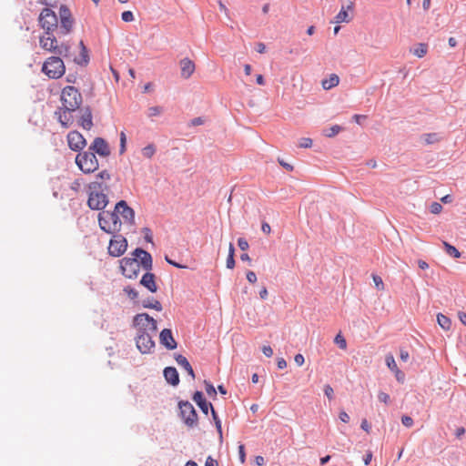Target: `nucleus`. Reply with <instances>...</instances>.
Wrapping results in <instances>:
<instances>
[{"label":"nucleus","instance_id":"obj_1","mask_svg":"<svg viewBox=\"0 0 466 466\" xmlns=\"http://www.w3.org/2000/svg\"><path fill=\"white\" fill-rule=\"evenodd\" d=\"M106 186L98 181L91 182L88 185V200L87 205L91 209L102 210L107 205L108 199L104 193Z\"/></svg>","mask_w":466,"mask_h":466},{"label":"nucleus","instance_id":"obj_2","mask_svg":"<svg viewBox=\"0 0 466 466\" xmlns=\"http://www.w3.org/2000/svg\"><path fill=\"white\" fill-rule=\"evenodd\" d=\"M60 101L62 106L67 110H76L80 107L83 98L77 88L67 86L62 89Z\"/></svg>","mask_w":466,"mask_h":466},{"label":"nucleus","instance_id":"obj_3","mask_svg":"<svg viewBox=\"0 0 466 466\" xmlns=\"http://www.w3.org/2000/svg\"><path fill=\"white\" fill-rule=\"evenodd\" d=\"M100 228L106 233L115 234L121 228L122 221L116 212L103 211L98 215Z\"/></svg>","mask_w":466,"mask_h":466},{"label":"nucleus","instance_id":"obj_4","mask_svg":"<svg viewBox=\"0 0 466 466\" xmlns=\"http://www.w3.org/2000/svg\"><path fill=\"white\" fill-rule=\"evenodd\" d=\"M66 71L63 60L58 56H50L43 64L42 72L49 78H60Z\"/></svg>","mask_w":466,"mask_h":466},{"label":"nucleus","instance_id":"obj_5","mask_svg":"<svg viewBox=\"0 0 466 466\" xmlns=\"http://www.w3.org/2000/svg\"><path fill=\"white\" fill-rule=\"evenodd\" d=\"M40 47L48 52H53L59 56H66L68 53V46L66 45L58 46L56 38L53 34L41 35L39 37Z\"/></svg>","mask_w":466,"mask_h":466},{"label":"nucleus","instance_id":"obj_6","mask_svg":"<svg viewBox=\"0 0 466 466\" xmlns=\"http://www.w3.org/2000/svg\"><path fill=\"white\" fill-rule=\"evenodd\" d=\"M76 164L86 174L93 173L98 168V160L95 153L89 151L78 153L76 157Z\"/></svg>","mask_w":466,"mask_h":466},{"label":"nucleus","instance_id":"obj_7","mask_svg":"<svg viewBox=\"0 0 466 466\" xmlns=\"http://www.w3.org/2000/svg\"><path fill=\"white\" fill-rule=\"evenodd\" d=\"M38 22L46 35L53 34L58 28V18L56 13L50 8H44L39 15Z\"/></svg>","mask_w":466,"mask_h":466},{"label":"nucleus","instance_id":"obj_8","mask_svg":"<svg viewBox=\"0 0 466 466\" xmlns=\"http://www.w3.org/2000/svg\"><path fill=\"white\" fill-rule=\"evenodd\" d=\"M134 326L137 329L138 333L148 332L156 333L157 330V325L156 319L150 317L147 313H140L134 317Z\"/></svg>","mask_w":466,"mask_h":466},{"label":"nucleus","instance_id":"obj_9","mask_svg":"<svg viewBox=\"0 0 466 466\" xmlns=\"http://www.w3.org/2000/svg\"><path fill=\"white\" fill-rule=\"evenodd\" d=\"M178 408L180 418L184 423L189 428L196 427L198 425V414L193 405L189 401L181 400L178 402Z\"/></svg>","mask_w":466,"mask_h":466},{"label":"nucleus","instance_id":"obj_10","mask_svg":"<svg viewBox=\"0 0 466 466\" xmlns=\"http://www.w3.org/2000/svg\"><path fill=\"white\" fill-rule=\"evenodd\" d=\"M122 274L130 279H137L140 271V264L137 258H123L120 260Z\"/></svg>","mask_w":466,"mask_h":466},{"label":"nucleus","instance_id":"obj_11","mask_svg":"<svg viewBox=\"0 0 466 466\" xmlns=\"http://www.w3.org/2000/svg\"><path fill=\"white\" fill-rule=\"evenodd\" d=\"M127 248V241L121 235H114L109 241L108 254L112 257L122 256Z\"/></svg>","mask_w":466,"mask_h":466},{"label":"nucleus","instance_id":"obj_12","mask_svg":"<svg viewBox=\"0 0 466 466\" xmlns=\"http://www.w3.org/2000/svg\"><path fill=\"white\" fill-rule=\"evenodd\" d=\"M67 145L73 151L78 152L86 146V140L78 131H70L66 137Z\"/></svg>","mask_w":466,"mask_h":466},{"label":"nucleus","instance_id":"obj_13","mask_svg":"<svg viewBox=\"0 0 466 466\" xmlns=\"http://www.w3.org/2000/svg\"><path fill=\"white\" fill-rule=\"evenodd\" d=\"M137 347L141 353H149L155 347V342L152 339L151 334L144 331L137 333Z\"/></svg>","mask_w":466,"mask_h":466},{"label":"nucleus","instance_id":"obj_14","mask_svg":"<svg viewBox=\"0 0 466 466\" xmlns=\"http://www.w3.org/2000/svg\"><path fill=\"white\" fill-rule=\"evenodd\" d=\"M114 211L116 212L118 217H122L124 222L129 224L134 223L135 212L130 207L127 206L125 200H120L118 203H116Z\"/></svg>","mask_w":466,"mask_h":466},{"label":"nucleus","instance_id":"obj_15","mask_svg":"<svg viewBox=\"0 0 466 466\" xmlns=\"http://www.w3.org/2000/svg\"><path fill=\"white\" fill-rule=\"evenodd\" d=\"M60 28L63 35L68 34L73 26V19L70 10L66 5H61L59 9Z\"/></svg>","mask_w":466,"mask_h":466},{"label":"nucleus","instance_id":"obj_16","mask_svg":"<svg viewBox=\"0 0 466 466\" xmlns=\"http://www.w3.org/2000/svg\"><path fill=\"white\" fill-rule=\"evenodd\" d=\"M76 110H67L64 106H60L56 112L55 115L57 118V121L61 124V126L65 128H68L74 123V116L73 112Z\"/></svg>","mask_w":466,"mask_h":466},{"label":"nucleus","instance_id":"obj_17","mask_svg":"<svg viewBox=\"0 0 466 466\" xmlns=\"http://www.w3.org/2000/svg\"><path fill=\"white\" fill-rule=\"evenodd\" d=\"M133 256V258H137L140 264V268L142 267L146 270L152 268V257L147 251L138 248L134 250Z\"/></svg>","mask_w":466,"mask_h":466},{"label":"nucleus","instance_id":"obj_18","mask_svg":"<svg viewBox=\"0 0 466 466\" xmlns=\"http://www.w3.org/2000/svg\"><path fill=\"white\" fill-rule=\"evenodd\" d=\"M90 149H92L93 151H95L96 153H97L98 155L103 156V157H106L110 154V150H109L107 143L106 142L105 139H103L101 137H96L94 139V141L90 147Z\"/></svg>","mask_w":466,"mask_h":466},{"label":"nucleus","instance_id":"obj_19","mask_svg":"<svg viewBox=\"0 0 466 466\" xmlns=\"http://www.w3.org/2000/svg\"><path fill=\"white\" fill-rule=\"evenodd\" d=\"M160 343L168 350H175L177 342L173 338L172 331L169 329H164L159 335Z\"/></svg>","mask_w":466,"mask_h":466},{"label":"nucleus","instance_id":"obj_20","mask_svg":"<svg viewBox=\"0 0 466 466\" xmlns=\"http://www.w3.org/2000/svg\"><path fill=\"white\" fill-rule=\"evenodd\" d=\"M81 116L78 125L86 130H90L93 127V118L91 109L87 106L81 110Z\"/></svg>","mask_w":466,"mask_h":466},{"label":"nucleus","instance_id":"obj_21","mask_svg":"<svg viewBox=\"0 0 466 466\" xmlns=\"http://www.w3.org/2000/svg\"><path fill=\"white\" fill-rule=\"evenodd\" d=\"M181 76L185 79L189 78L195 71V64L189 58H183L180 63Z\"/></svg>","mask_w":466,"mask_h":466},{"label":"nucleus","instance_id":"obj_22","mask_svg":"<svg viewBox=\"0 0 466 466\" xmlns=\"http://www.w3.org/2000/svg\"><path fill=\"white\" fill-rule=\"evenodd\" d=\"M156 277L153 273H145L141 279L140 284L147 288L150 292L155 293L157 291V285L155 280Z\"/></svg>","mask_w":466,"mask_h":466},{"label":"nucleus","instance_id":"obj_23","mask_svg":"<svg viewBox=\"0 0 466 466\" xmlns=\"http://www.w3.org/2000/svg\"><path fill=\"white\" fill-rule=\"evenodd\" d=\"M193 400L197 403V405L200 408V410L208 415V408L211 409L212 404L208 402L204 398L201 391H196L193 395Z\"/></svg>","mask_w":466,"mask_h":466},{"label":"nucleus","instance_id":"obj_24","mask_svg":"<svg viewBox=\"0 0 466 466\" xmlns=\"http://www.w3.org/2000/svg\"><path fill=\"white\" fill-rule=\"evenodd\" d=\"M164 377L166 380L173 386H177L179 383L177 370L173 367H167L164 370Z\"/></svg>","mask_w":466,"mask_h":466},{"label":"nucleus","instance_id":"obj_25","mask_svg":"<svg viewBox=\"0 0 466 466\" xmlns=\"http://www.w3.org/2000/svg\"><path fill=\"white\" fill-rule=\"evenodd\" d=\"M176 360H177V364L180 367H182L187 372V374L194 380L195 379V372H194L190 363L187 360V358L184 357L183 355L178 354L176 357Z\"/></svg>","mask_w":466,"mask_h":466},{"label":"nucleus","instance_id":"obj_26","mask_svg":"<svg viewBox=\"0 0 466 466\" xmlns=\"http://www.w3.org/2000/svg\"><path fill=\"white\" fill-rule=\"evenodd\" d=\"M339 83V77L336 74H331L328 78H325L321 82V86L325 90H329L332 87H335Z\"/></svg>","mask_w":466,"mask_h":466},{"label":"nucleus","instance_id":"obj_27","mask_svg":"<svg viewBox=\"0 0 466 466\" xmlns=\"http://www.w3.org/2000/svg\"><path fill=\"white\" fill-rule=\"evenodd\" d=\"M428 52V45L424 43L418 44L412 50L411 53L419 58L423 57Z\"/></svg>","mask_w":466,"mask_h":466},{"label":"nucleus","instance_id":"obj_28","mask_svg":"<svg viewBox=\"0 0 466 466\" xmlns=\"http://www.w3.org/2000/svg\"><path fill=\"white\" fill-rule=\"evenodd\" d=\"M334 19L337 24L348 23L350 21L349 13L344 7L340 9V11L336 15Z\"/></svg>","mask_w":466,"mask_h":466},{"label":"nucleus","instance_id":"obj_29","mask_svg":"<svg viewBox=\"0 0 466 466\" xmlns=\"http://www.w3.org/2000/svg\"><path fill=\"white\" fill-rule=\"evenodd\" d=\"M438 324L445 330H449L451 327V319L443 314L437 315Z\"/></svg>","mask_w":466,"mask_h":466},{"label":"nucleus","instance_id":"obj_30","mask_svg":"<svg viewBox=\"0 0 466 466\" xmlns=\"http://www.w3.org/2000/svg\"><path fill=\"white\" fill-rule=\"evenodd\" d=\"M443 246H444L446 253L449 256H451V257H452L454 258H461V252L455 247H453L452 245L449 244L446 241L443 242Z\"/></svg>","mask_w":466,"mask_h":466},{"label":"nucleus","instance_id":"obj_31","mask_svg":"<svg viewBox=\"0 0 466 466\" xmlns=\"http://www.w3.org/2000/svg\"><path fill=\"white\" fill-rule=\"evenodd\" d=\"M143 307L147 309H154L157 311L162 310V305L161 303L157 299H147L143 301Z\"/></svg>","mask_w":466,"mask_h":466},{"label":"nucleus","instance_id":"obj_32","mask_svg":"<svg viewBox=\"0 0 466 466\" xmlns=\"http://www.w3.org/2000/svg\"><path fill=\"white\" fill-rule=\"evenodd\" d=\"M234 253H235L234 246L232 243H229L228 256L227 258V268H230V269L234 268V267H235Z\"/></svg>","mask_w":466,"mask_h":466},{"label":"nucleus","instance_id":"obj_33","mask_svg":"<svg viewBox=\"0 0 466 466\" xmlns=\"http://www.w3.org/2000/svg\"><path fill=\"white\" fill-rule=\"evenodd\" d=\"M156 151H157L156 146L154 144H148L147 146H146L145 147L142 148V155L146 158L150 159L156 154Z\"/></svg>","mask_w":466,"mask_h":466},{"label":"nucleus","instance_id":"obj_34","mask_svg":"<svg viewBox=\"0 0 466 466\" xmlns=\"http://www.w3.org/2000/svg\"><path fill=\"white\" fill-rule=\"evenodd\" d=\"M334 342L341 349L346 350L347 349V341L345 338L341 335V333H339L336 335L334 339Z\"/></svg>","mask_w":466,"mask_h":466},{"label":"nucleus","instance_id":"obj_35","mask_svg":"<svg viewBox=\"0 0 466 466\" xmlns=\"http://www.w3.org/2000/svg\"><path fill=\"white\" fill-rule=\"evenodd\" d=\"M386 364L391 371H394L397 369H399L395 361V359L391 354L386 356Z\"/></svg>","mask_w":466,"mask_h":466},{"label":"nucleus","instance_id":"obj_36","mask_svg":"<svg viewBox=\"0 0 466 466\" xmlns=\"http://www.w3.org/2000/svg\"><path fill=\"white\" fill-rule=\"evenodd\" d=\"M341 127L339 125L332 126L329 130L325 131V136L328 137H332L339 134L341 131Z\"/></svg>","mask_w":466,"mask_h":466},{"label":"nucleus","instance_id":"obj_37","mask_svg":"<svg viewBox=\"0 0 466 466\" xmlns=\"http://www.w3.org/2000/svg\"><path fill=\"white\" fill-rule=\"evenodd\" d=\"M204 384H205L207 394L211 398H215L217 396V391H216V389L214 388V386L208 380H205Z\"/></svg>","mask_w":466,"mask_h":466},{"label":"nucleus","instance_id":"obj_38","mask_svg":"<svg viewBox=\"0 0 466 466\" xmlns=\"http://www.w3.org/2000/svg\"><path fill=\"white\" fill-rule=\"evenodd\" d=\"M124 292L130 299H136L138 297V292L130 286L124 288Z\"/></svg>","mask_w":466,"mask_h":466},{"label":"nucleus","instance_id":"obj_39","mask_svg":"<svg viewBox=\"0 0 466 466\" xmlns=\"http://www.w3.org/2000/svg\"><path fill=\"white\" fill-rule=\"evenodd\" d=\"M162 112H163V108L161 106H151L148 108V116L149 117L157 116L161 115Z\"/></svg>","mask_w":466,"mask_h":466},{"label":"nucleus","instance_id":"obj_40","mask_svg":"<svg viewBox=\"0 0 466 466\" xmlns=\"http://www.w3.org/2000/svg\"><path fill=\"white\" fill-rule=\"evenodd\" d=\"M372 279H373V282H374L375 287L377 288V289L384 290V289H385L384 283H383L382 279L380 276L373 274L372 275Z\"/></svg>","mask_w":466,"mask_h":466},{"label":"nucleus","instance_id":"obj_41","mask_svg":"<svg viewBox=\"0 0 466 466\" xmlns=\"http://www.w3.org/2000/svg\"><path fill=\"white\" fill-rule=\"evenodd\" d=\"M211 413H212V417H213V419L215 420V424H216V427L218 429V431L221 435L222 434L221 421L218 419V417L217 415V412L215 411L213 406H211Z\"/></svg>","mask_w":466,"mask_h":466},{"label":"nucleus","instance_id":"obj_42","mask_svg":"<svg viewBox=\"0 0 466 466\" xmlns=\"http://www.w3.org/2000/svg\"><path fill=\"white\" fill-rule=\"evenodd\" d=\"M378 400L384 403L385 405H389L390 403V397L388 393L380 391L378 393Z\"/></svg>","mask_w":466,"mask_h":466},{"label":"nucleus","instance_id":"obj_43","mask_svg":"<svg viewBox=\"0 0 466 466\" xmlns=\"http://www.w3.org/2000/svg\"><path fill=\"white\" fill-rule=\"evenodd\" d=\"M312 146V139L309 137H302L299 139V147L301 148H309Z\"/></svg>","mask_w":466,"mask_h":466},{"label":"nucleus","instance_id":"obj_44","mask_svg":"<svg viewBox=\"0 0 466 466\" xmlns=\"http://www.w3.org/2000/svg\"><path fill=\"white\" fill-rule=\"evenodd\" d=\"M109 178H110V174L106 170H103L97 175L96 181L105 185L104 182L108 180Z\"/></svg>","mask_w":466,"mask_h":466},{"label":"nucleus","instance_id":"obj_45","mask_svg":"<svg viewBox=\"0 0 466 466\" xmlns=\"http://www.w3.org/2000/svg\"><path fill=\"white\" fill-rule=\"evenodd\" d=\"M120 154H123L126 151V144H127V136L124 131L120 132Z\"/></svg>","mask_w":466,"mask_h":466},{"label":"nucleus","instance_id":"obj_46","mask_svg":"<svg viewBox=\"0 0 466 466\" xmlns=\"http://www.w3.org/2000/svg\"><path fill=\"white\" fill-rule=\"evenodd\" d=\"M430 210L432 214H440L442 210V206L438 202L431 203Z\"/></svg>","mask_w":466,"mask_h":466},{"label":"nucleus","instance_id":"obj_47","mask_svg":"<svg viewBox=\"0 0 466 466\" xmlns=\"http://www.w3.org/2000/svg\"><path fill=\"white\" fill-rule=\"evenodd\" d=\"M401 422L402 424L405 426V427H411L413 425V420L411 417L408 416V415H403L401 417Z\"/></svg>","mask_w":466,"mask_h":466},{"label":"nucleus","instance_id":"obj_48","mask_svg":"<svg viewBox=\"0 0 466 466\" xmlns=\"http://www.w3.org/2000/svg\"><path fill=\"white\" fill-rule=\"evenodd\" d=\"M121 17L125 22H131L134 20V15L131 11L123 12Z\"/></svg>","mask_w":466,"mask_h":466},{"label":"nucleus","instance_id":"obj_49","mask_svg":"<svg viewBox=\"0 0 466 466\" xmlns=\"http://www.w3.org/2000/svg\"><path fill=\"white\" fill-rule=\"evenodd\" d=\"M238 245L241 250H247L249 247L248 242L243 238L238 239Z\"/></svg>","mask_w":466,"mask_h":466},{"label":"nucleus","instance_id":"obj_50","mask_svg":"<svg viewBox=\"0 0 466 466\" xmlns=\"http://www.w3.org/2000/svg\"><path fill=\"white\" fill-rule=\"evenodd\" d=\"M423 137H424V141L427 144H431V143L437 141L436 134H426L423 136Z\"/></svg>","mask_w":466,"mask_h":466},{"label":"nucleus","instance_id":"obj_51","mask_svg":"<svg viewBox=\"0 0 466 466\" xmlns=\"http://www.w3.org/2000/svg\"><path fill=\"white\" fill-rule=\"evenodd\" d=\"M324 393L328 397V399L332 400L333 399V389L330 385H326L324 387Z\"/></svg>","mask_w":466,"mask_h":466},{"label":"nucleus","instance_id":"obj_52","mask_svg":"<svg viewBox=\"0 0 466 466\" xmlns=\"http://www.w3.org/2000/svg\"><path fill=\"white\" fill-rule=\"evenodd\" d=\"M262 352L268 358H270L273 355V350L270 346H267V345L263 346Z\"/></svg>","mask_w":466,"mask_h":466},{"label":"nucleus","instance_id":"obj_53","mask_svg":"<svg viewBox=\"0 0 466 466\" xmlns=\"http://www.w3.org/2000/svg\"><path fill=\"white\" fill-rule=\"evenodd\" d=\"M238 454H239V461L241 463L245 462L246 460V453H245V448L244 445H239L238 447Z\"/></svg>","mask_w":466,"mask_h":466},{"label":"nucleus","instance_id":"obj_54","mask_svg":"<svg viewBox=\"0 0 466 466\" xmlns=\"http://www.w3.org/2000/svg\"><path fill=\"white\" fill-rule=\"evenodd\" d=\"M294 360H295V363L298 366H302L304 364V362H305L304 356L302 354H300V353L295 355Z\"/></svg>","mask_w":466,"mask_h":466},{"label":"nucleus","instance_id":"obj_55","mask_svg":"<svg viewBox=\"0 0 466 466\" xmlns=\"http://www.w3.org/2000/svg\"><path fill=\"white\" fill-rule=\"evenodd\" d=\"M247 279L248 282L254 284L257 282V276L255 274V272L253 271H248L247 272Z\"/></svg>","mask_w":466,"mask_h":466},{"label":"nucleus","instance_id":"obj_56","mask_svg":"<svg viewBox=\"0 0 466 466\" xmlns=\"http://www.w3.org/2000/svg\"><path fill=\"white\" fill-rule=\"evenodd\" d=\"M339 420H340L341 421L345 422V423H347V422H349V421H350V416H349V414H348L346 411H344V410H342V411H340V412H339Z\"/></svg>","mask_w":466,"mask_h":466},{"label":"nucleus","instance_id":"obj_57","mask_svg":"<svg viewBox=\"0 0 466 466\" xmlns=\"http://www.w3.org/2000/svg\"><path fill=\"white\" fill-rule=\"evenodd\" d=\"M205 466H218V463L212 457L208 456L206 460Z\"/></svg>","mask_w":466,"mask_h":466},{"label":"nucleus","instance_id":"obj_58","mask_svg":"<svg viewBox=\"0 0 466 466\" xmlns=\"http://www.w3.org/2000/svg\"><path fill=\"white\" fill-rule=\"evenodd\" d=\"M360 427L363 431H365L368 433L370 431V425L366 419L362 420Z\"/></svg>","mask_w":466,"mask_h":466},{"label":"nucleus","instance_id":"obj_59","mask_svg":"<svg viewBox=\"0 0 466 466\" xmlns=\"http://www.w3.org/2000/svg\"><path fill=\"white\" fill-rule=\"evenodd\" d=\"M261 230H262L265 234L269 235V234H270V232H271V228H270V226H269V224H268V223L264 222V223H262V225H261Z\"/></svg>","mask_w":466,"mask_h":466},{"label":"nucleus","instance_id":"obj_60","mask_svg":"<svg viewBox=\"0 0 466 466\" xmlns=\"http://www.w3.org/2000/svg\"><path fill=\"white\" fill-rule=\"evenodd\" d=\"M166 261H167L168 264H170V265H172V266H174V267H176V268H187V267H186V266H184V265H181V264H179V263H177L176 261L171 260V259H170V258H168L167 257H166Z\"/></svg>","mask_w":466,"mask_h":466},{"label":"nucleus","instance_id":"obj_61","mask_svg":"<svg viewBox=\"0 0 466 466\" xmlns=\"http://www.w3.org/2000/svg\"><path fill=\"white\" fill-rule=\"evenodd\" d=\"M395 373L396 379L398 381H403L404 380V373L400 371L399 369L393 371Z\"/></svg>","mask_w":466,"mask_h":466},{"label":"nucleus","instance_id":"obj_62","mask_svg":"<svg viewBox=\"0 0 466 466\" xmlns=\"http://www.w3.org/2000/svg\"><path fill=\"white\" fill-rule=\"evenodd\" d=\"M278 368L283 370L287 367V361L283 358H279L277 361Z\"/></svg>","mask_w":466,"mask_h":466},{"label":"nucleus","instance_id":"obj_63","mask_svg":"<svg viewBox=\"0 0 466 466\" xmlns=\"http://www.w3.org/2000/svg\"><path fill=\"white\" fill-rule=\"evenodd\" d=\"M204 123L201 117H195L190 121L191 126H200Z\"/></svg>","mask_w":466,"mask_h":466},{"label":"nucleus","instance_id":"obj_64","mask_svg":"<svg viewBox=\"0 0 466 466\" xmlns=\"http://www.w3.org/2000/svg\"><path fill=\"white\" fill-rule=\"evenodd\" d=\"M458 318L461 320V322L466 326V313L463 311H459Z\"/></svg>","mask_w":466,"mask_h":466}]
</instances>
